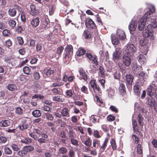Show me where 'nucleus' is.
<instances>
[{"label": "nucleus", "mask_w": 157, "mask_h": 157, "mask_svg": "<svg viewBox=\"0 0 157 157\" xmlns=\"http://www.w3.org/2000/svg\"><path fill=\"white\" fill-rule=\"evenodd\" d=\"M61 115L64 117H68L70 116L68 109L67 107L63 108L61 112Z\"/></svg>", "instance_id": "c85d7f7f"}, {"label": "nucleus", "mask_w": 157, "mask_h": 157, "mask_svg": "<svg viewBox=\"0 0 157 157\" xmlns=\"http://www.w3.org/2000/svg\"><path fill=\"white\" fill-rule=\"evenodd\" d=\"M4 153L7 155H10L12 154V150L8 147H5L4 149Z\"/></svg>", "instance_id": "a18cd8bd"}, {"label": "nucleus", "mask_w": 157, "mask_h": 157, "mask_svg": "<svg viewBox=\"0 0 157 157\" xmlns=\"http://www.w3.org/2000/svg\"><path fill=\"white\" fill-rule=\"evenodd\" d=\"M90 86L92 88L94 92L95 95H100L101 94V90L98 85L96 83V81L95 79H92L90 82Z\"/></svg>", "instance_id": "423d86ee"}, {"label": "nucleus", "mask_w": 157, "mask_h": 157, "mask_svg": "<svg viewBox=\"0 0 157 157\" xmlns=\"http://www.w3.org/2000/svg\"><path fill=\"white\" fill-rule=\"evenodd\" d=\"M31 10L30 11V14L33 16L37 15L39 13V11L36 9L35 5L32 4L30 6Z\"/></svg>", "instance_id": "dca6fc26"}, {"label": "nucleus", "mask_w": 157, "mask_h": 157, "mask_svg": "<svg viewBox=\"0 0 157 157\" xmlns=\"http://www.w3.org/2000/svg\"><path fill=\"white\" fill-rule=\"evenodd\" d=\"M78 72L80 75V79L83 80L85 82H87L89 76L83 68L82 67L80 68Z\"/></svg>", "instance_id": "ddd939ff"}, {"label": "nucleus", "mask_w": 157, "mask_h": 157, "mask_svg": "<svg viewBox=\"0 0 157 157\" xmlns=\"http://www.w3.org/2000/svg\"><path fill=\"white\" fill-rule=\"evenodd\" d=\"M4 135V133L0 132V144H5L7 140V138Z\"/></svg>", "instance_id": "473e14b6"}, {"label": "nucleus", "mask_w": 157, "mask_h": 157, "mask_svg": "<svg viewBox=\"0 0 157 157\" xmlns=\"http://www.w3.org/2000/svg\"><path fill=\"white\" fill-rule=\"evenodd\" d=\"M40 22V18L37 17L33 19L31 21L30 23L33 28H36L39 25Z\"/></svg>", "instance_id": "412c9836"}, {"label": "nucleus", "mask_w": 157, "mask_h": 157, "mask_svg": "<svg viewBox=\"0 0 157 157\" xmlns=\"http://www.w3.org/2000/svg\"><path fill=\"white\" fill-rule=\"evenodd\" d=\"M45 116L46 119L52 121L53 120L54 117L52 114L48 113H45Z\"/></svg>", "instance_id": "052dcab7"}, {"label": "nucleus", "mask_w": 157, "mask_h": 157, "mask_svg": "<svg viewBox=\"0 0 157 157\" xmlns=\"http://www.w3.org/2000/svg\"><path fill=\"white\" fill-rule=\"evenodd\" d=\"M109 139L108 137H106L105 139L103 144L101 146L100 140L97 139H94L93 141V147L94 148H98L99 147L100 149L102 150V151H104L107 145Z\"/></svg>", "instance_id": "f03ea898"}, {"label": "nucleus", "mask_w": 157, "mask_h": 157, "mask_svg": "<svg viewBox=\"0 0 157 157\" xmlns=\"http://www.w3.org/2000/svg\"><path fill=\"white\" fill-rule=\"evenodd\" d=\"M137 26V23L134 20L132 21L128 25V29L131 34H133V32L135 31Z\"/></svg>", "instance_id": "2eb2a0df"}, {"label": "nucleus", "mask_w": 157, "mask_h": 157, "mask_svg": "<svg viewBox=\"0 0 157 157\" xmlns=\"http://www.w3.org/2000/svg\"><path fill=\"white\" fill-rule=\"evenodd\" d=\"M134 77L133 75L131 74L127 75L126 76V80L128 85H131L133 82Z\"/></svg>", "instance_id": "cd10ccee"}, {"label": "nucleus", "mask_w": 157, "mask_h": 157, "mask_svg": "<svg viewBox=\"0 0 157 157\" xmlns=\"http://www.w3.org/2000/svg\"><path fill=\"white\" fill-rule=\"evenodd\" d=\"M81 91L83 93L87 94L89 93L88 88L85 86H83L81 89Z\"/></svg>", "instance_id": "bf43d9fd"}, {"label": "nucleus", "mask_w": 157, "mask_h": 157, "mask_svg": "<svg viewBox=\"0 0 157 157\" xmlns=\"http://www.w3.org/2000/svg\"><path fill=\"white\" fill-rule=\"evenodd\" d=\"M26 121L23 120L22 121V124L21 126L19 125L18 126V128L21 130H23L27 129L28 127V124L26 123Z\"/></svg>", "instance_id": "7c9ffc66"}, {"label": "nucleus", "mask_w": 157, "mask_h": 157, "mask_svg": "<svg viewBox=\"0 0 157 157\" xmlns=\"http://www.w3.org/2000/svg\"><path fill=\"white\" fill-rule=\"evenodd\" d=\"M137 120L139 123V124L141 127L143 126L144 124L143 123L144 118L141 114H139L137 115Z\"/></svg>", "instance_id": "f704fd0d"}, {"label": "nucleus", "mask_w": 157, "mask_h": 157, "mask_svg": "<svg viewBox=\"0 0 157 157\" xmlns=\"http://www.w3.org/2000/svg\"><path fill=\"white\" fill-rule=\"evenodd\" d=\"M143 36L146 38L147 37H149L150 36H152L153 35V32H151L150 31V32L147 30L145 29L143 33Z\"/></svg>", "instance_id": "e433bc0d"}, {"label": "nucleus", "mask_w": 157, "mask_h": 157, "mask_svg": "<svg viewBox=\"0 0 157 157\" xmlns=\"http://www.w3.org/2000/svg\"><path fill=\"white\" fill-rule=\"evenodd\" d=\"M2 33L4 36L6 37L9 36L11 34L10 30L7 29H4Z\"/></svg>", "instance_id": "8fccbe9b"}, {"label": "nucleus", "mask_w": 157, "mask_h": 157, "mask_svg": "<svg viewBox=\"0 0 157 157\" xmlns=\"http://www.w3.org/2000/svg\"><path fill=\"white\" fill-rule=\"evenodd\" d=\"M17 10L19 11H21L22 8L19 6L14 5L10 7L8 10V14L11 17H15L17 14Z\"/></svg>", "instance_id": "39448f33"}, {"label": "nucleus", "mask_w": 157, "mask_h": 157, "mask_svg": "<svg viewBox=\"0 0 157 157\" xmlns=\"http://www.w3.org/2000/svg\"><path fill=\"white\" fill-rule=\"evenodd\" d=\"M65 52H66L64 58V60L66 62L68 61L72 55L73 52V47L70 44L67 45L65 47Z\"/></svg>", "instance_id": "20e7f679"}, {"label": "nucleus", "mask_w": 157, "mask_h": 157, "mask_svg": "<svg viewBox=\"0 0 157 157\" xmlns=\"http://www.w3.org/2000/svg\"><path fill=\"white\" fill-rule=\"evenodd\" d=\"M136 50V48L133 44L128 43L126 46V52L125 54H128V55L132 56L135 52Z\"/></svg>", "instance_id": "9d476101"}, {"label": "nucleus", "mask_w": 157, "mask_h": 157, "mask_svg": "<svg viewBox=\"0 0 157 157\" xmlns=\"http://www.w3.org/2000/svg\"><path fill=\"white\" fill-rule=\"evenodd\" d=\"M132 125L134 132H138L139 131V127L138 126L137 122L135 120H132Z\"/></svg>", "instance_id": "72a5a7b5"}, {"label": "nucleus", "mask_w": 157, "mask_h": 157, "mask_svg": "<svg viewBox=\"0 0 157 157\" xmlns=\"http://www.w3.org/2000/svg\"><path fill=\"white\" fill-rule=\"evenodd\" d=\"M29 136L33 138L35 140L37 141L38 143L41 145L43 143H45L48 141V136L47 134H44L41 136V138H39V137L35 134L34 133L32 132L29 133Z\"/></svg>", "instance_id": "7ed1b4c3"}, {"label": "nucleus", "mask_w": 157, "mask_h": 157, "mask_svg": "<svg viewBox=\"0 0 157 157\" xmlns=\"http://www.w3.org/2000/svg\"><path fill=\"white\" fill-rule=\"evenodd\" d=\"M86 51L84 50L83 48H79L77 51L76 52V54L77 56L80 57L82 56L86 53Z\"/></svg>", "instance_id": "a878e982"}, {"label": "nucleus", "mask_w": 157, "mask_h": 157, "mask_svg": "<svg viewBox=\"0 0 157 157\" xmlns=\"http://www.w3.org/2000/svg\"><path fill=\"white\" fill-rule=\"evenodd\" d=\"M137 153L139 154H143L142 143L138 144L136 147Z\"/></svg>", "instance_id": "58836bf2"}, {"label": "nucleus", "mask_w": 157, "mask_h": 157, "mask_svg": "<svg viewBox=\"0 0 157 157\" xmlns=\"http://www.w3.org/2000/svg\"><path fill=\"white\" fill-rule=\"evenodd\" d=\"M93 136L95 138H99L101 137L98 131L97 130L94 131Z\"/></svg>", "instance_id": "0e129e2a"}, {"label": "nucleus", "mask_w": 157, "mask_h": 157, "mask_svg": "<svg viewBox=\"0 0 157 157\" xmlns=\"http://www.w3.org/2000/svg\"><path fill=\"white\" fill-rule=\"evenodd\" d=\"M10 122L8 120H4L0 121V127H7L10 125Z\"/></svg>", "instance_id": "b1692460"}, {"label": "nucleus", "mask_w": 157, "mask_h": 157, "mask_svg": "<svg viewBox=\"0 0 157 157\" xmlns=\"http://www.w3.org/2000/svg\"><path fill=\"white\" fill-rule=\"evenodd\" d=\"M32 114L34 117H39L41 115L40 111L38 109L33 110L32 112Z\"/></svg>", "instance_id": "37998d69"}, {"label": "nucleus", "mask_w": 157, "mask_h": 157, "mask_svg": "<svg viewBox=\"0 0 157 157\" xmlns=\"http://www.w3.org/2000/svg\"><path fill=\"white\" fill-rule=\"evenodd\" d=\"M131 56L128 54H125L123 57V61L124 64L126 67L130 66L131 63Z\"/></svg>", "instance_id": "4468645a"}, {"label": "nucleus", "mask_w": 157, "mask_h": 157, "mask_svg": "<svg viewBox=\"0 0 157 157\" xmlns=\"http://www.w3.org/2000/svg\"><path fill=\"white\" fill-rule=\"evenodd\" d=\"M28 15L27 13L25 11H22L21 13V18L22 21L25 22L26 21Z\"/></svg>", "instance_id": "4c0bfd02"}, {"label": "nucleus", "mask_w": 157, "mask_h": 157, "mask_svg": "<svg viewBox=\"0 0 157 157\" xmlns=\"http://www.w3.org/2000/svg\"><path fill=\"white\" fill-rule=\"evenodd\" d=\"M85 24L86 27L90 29H95L97 26L94 22L89 17H86Z\"/></svg>", "instance_id": "6e6552de"}, {"label": "nucleus", "mask_w": 157, "mask_h": 157, "mask_svg": "<svg viewBox=\"0 0 157 157\" xmlns=\"http://www.w3.org/2000/svg\"><path fill=\"white\" fill-rule=\"evenodd\" d=\"M15 113L17 115H21L23 113V109L20 107H17L15 108Z\"/></svg>", "instance_id": "c03bdc74"}, {"label": "nucleus", "mask_w": 157, "mask_h": 157, "mask_svg": "<svg viewBox=\"0 0 157 157\" xmlns=\"http://www.w3.org/2000/svg\"><path fill=\"white\" fill-rule=\"evenodd\" d=\"M10 146L14 151L17 152L20 150L21 148L19 146L15 144L12 143L11 144H10Z\"/></svg>", "instance_id": "c9c22d12"}, {"label": "nucleus", "mask_w": 157, "mask_h": 157, "mask_svg": "<svg viewBox=\"0 0 157 157\" xmlns=\"http://www.w3.org/2000/svg\"><path fill=\"white\" fill-rule=\"evenodd\" d=\"M34 130L35 132L38 135H39V136H41L43 135L44 134H46L40 128H38L37 129H34Z\"/></svg>", "instance_id": "09e8293b"}, {"label": "nucleus", "mask_w": 157, "mask_h": 157, "mask_svg": "<svg viewBox=\"0 0 157 157\" xmlns=\"http://www.w3.org/2000/svg\"><path fill=\"white\" fill-rule=\"evenodd\" d=\"M119 90L120 93L122 96H124L126 94L125 87L124 84L121 83L120 84Z\"/></svg>", "instance_id": "5701e85b"}, {"label": "nucleus", "mask_w": 157, "mask_h": 157, "mask_svg": "<svg viewBox=\"0 0 157 157\" xmlns=\"http://www.w3.org/2000/svg\"><path fill=\"white\" fill-rule=\"evenodd\" d=\"M68 155L69 157H75V152L73 149H71L69 151Z\"/></svg>", "instance_id": "774afa93"}, {"label": "nucleus", "mask_w": 157, "mask_h": 157, "mask_svg": "<svg viewBox=\"0 0 157 157\" xmlns=\"http://www.w3.org/2000/svg\"><path fill=\"white\" fill-rule=\"evenodd\" d=\"M133 90L136 95H139L142 90L141 86L138 83H137L134 86Z\"/></svg>", "instance_id": "a211bd4d"}, {"label": "nucleus", "mask_w": 157, "mask_h": 157, "mask_svg": "<svg viewBox=\"0 0 157 157\" xmlns=\"http://www.w3.org/2000/svg\"><path fill=\"white\" fill-rule=\"evenodd\" d=\"M149 40L147 38L142 39L140 41V44L141 46H146L148 43Z\"/></svg>", "instance_id": "79ce46f5"}, {"label": "nucleus", "mask_w": 157, "mask_h": 157, "mask_svg": "<svg viewBox=\"0 0 157 157\" xmlns=\"http://www.w3.org/2000/svg\"><path fill=\"white\" fill-rule=\"evenodd\" d=\"M82 36L85 39H90L92 37L91 32L88 29H86L84 31Z\"/></svg>", "instance_id": "6ab92c4d"}, {"label": "nucleus", "mask_w": 157, "mask_h": 157, "mask_svg": "<svg viewBox=\"0 0 157 157\" xmlns=\"http://www.w3.org/2000/svg\"><path fill=\"white\" fill-rule=\"evenodd\" d=\"M116 36L121 40H124L126 36L124 32L122 30H118Z\"/></svg>", "instance_id": "aec40b11"}, {"label": "nucleus", "mask_w": 157, "mask_h": 157, "mask_svg": "<svg viewBox=\"0 0 157 157\" xmlns=\"http://www.w3.org/2000/svg\"><path fill=\"white\" fill-rule=\"evenodd\" d=\"M59 153L60 154H64L66 153L67 150L65 147H62L59 149Z\"/></svg>", "instance_id": "6e6d98bb"}, {"label": "nucleus", "mask_w": 157, "mask_h": 157, "mask_svg": "<svg viewBox=\"0 0 157 157\" xmlns=\"http://www.w3.org/2000/svg\"><path fill=\"white\" fill-rule=\"evenodd\" d=\"M151 24H149L147 26L145 30H147L150 32V31L151 32H153L152 29V27L155 28L157 27V24L156 21V19L155 18L154 19V17H151V18H150Z\"/></svg>", "instance_id": "9b49d317"}, {"label": "nucleus", "mask_w": 157, "mask_h": 157, "mask_svg": "<svg viewBox=\"0 0 157 157\" xmlns=\"http://www.w3.org/2000/svg\"><path fill=\"white\" fill-rule=\"evenodd\" d=\"M34 79L36 80H38L40 78V75L39 72H35L33 75Z\"/></svg>", "instance_id": "4d7b16f0"}, {"label": "nucleus", "mask_w": 157, "mask_h": 157, "mask_svg": "<svg viewBox=\"0 0 157 157\" xmlns=\"http://www.w3.org/2000/svg\"><path fill=\"white\" fill-rule=\"evenodd\" d=\"M65 94L67 97L70 98H72L73 95L72 91L71 89L66 90L65 92Z\"/></svg>", "instance_id": "3c124183"}, {"label": "nucleus", "mask_w": 157, "mask_h": 157, "mask_svg": "<svg viewBox=\"0 0 157 157\" xmlns=\"http://www.w3.org/2000/svg\"><path fill=\"white\" fill-rule=\"evenodd\" d=\"M23 71L24 73L28 75H31L30 73L31 71V69L28 66H25L23 68Z\"/></svg>", "instance_id": "de8ad7c7"}, {"label": "nucleus", "mask_w": 157, "mask_h": 157, "mask_svg": "<svg viewBox=\"0 0 157 157\" xmlns=\"http://www.w3.org/2000/svg\"><path fill=\"white\" fill-rule=\"evenodd\" d=\"M115 94V91L114 90L110 89L108 90V95L109 97L111 98L112 96H113Z\"/></svg>", "instance_id": "e2e57ef3"}, {"label": "nucleus", "mask_w": 157, "mask_h": 157, "mask_svg": "<svg viewBox=\"0 0 157 157\" xmlns=\"http://www.w3.org/2000/svg\"><path fill=\"white\" fill-rule=\"evenodd\" d=\"M43 26L45 28H48L50 27V21L48 17L45 16L41 22Z\"/></svg>", "instance_id": "f3484780"}, {"label": "nucleus", "mask_w": 157, "mask_h": 157, "mask_svg": "<svg viewBox=\"0 0 157 157\" xmlns=\"http://www.w3.org/2000/svg\"><path fill=\"white\" fill-rule=\"evenodd\" d=\"M145 10L146 11V12L144 13V18L141 19L138 23V28L140 31L144 30L146 21H150V17H151V15L155 12V8L154 6H151L149 8L146 9Z\"/></svg>", "instance_id": "f257e3e1"}, {"label": "nucleus", "mask_w": 157, "mask_h": 157, "mask_svg": "<svg viewBox=\"0 0 157 157\" xmlns=\"http://www.w3.org/2000/svg\"><path fill=\"white\" fill-rule=\"evenodd\" d=\"M142 67L136 64H135L133 65L132 67L133 70H134L135 72H138L139 70H140Z\"/></svg>", "instance_id": "680f3d73"}, {"label": "nucleus", "mask_w": 157, "mask_h": 157, "mask_svg": "<svg viewBox=\"0 0 157 157\" xmlns=\"http://www.w3.org/2000/svg\"><path fill=\"white\" fill-rule=\"evenodd\" d=\"M53 100L54 101L59 102H63L64 101V99L62 96H57L54 97Z\"/></svg>", "instance_id": "a19ab883"}, {"label": "nucleus", "mask_w": 157, "mask_h": 157, "mask_svg": "<svg viewBox=\"0 0 157 157\" xmlns=\"http://www.w3.org/2000/svg\"><path fill=\"white\" fill-rule=\"evenodd\" d=\"M18 44L20 45H22L24 44V41L23 38L21 36H18L17 37Z\"/></svg>", "instance_id": "13d9d810"}, {"label": "nucleus", "mask_w": 157, "mask_h": 157, "mask_svg": "<svg viewBox=\"0 0 157 157\" xmlns=\"http://www.w3.org/2000/svg\"><path fill=\"white\" fill-rule=\"evenodd\" d=\"M110 143L112 149L113 150H117V146L115 140L113 138L111 139L110 141Z\"/></svg>", "instance_id": "ea45409f"}, {"label": "nucleus", "mask_w": 157, "mask_h": 157, "mask_svg": "<svg viewBox=\"0 0 157 157\" xmlns=\"http://www.w3.org/2000/svg\"><path fill=\"white\" fill-rule=\"evenodd\" d=\"M54 72V69L51 68H45L44 70V73L45 75L48 77L52 74Z\"/></svg>", "instance_id": "4be33fe9"}, {"label": "nucleus", "mask_w": 157, "mask_h": 157, "mask_svg": "<svg viewBox=\"0 0 157 157\" xmlns=\"http://www.w3.org/2000/svg\"><path fill=\"white\" fill-rule=\"evenodd\" d=\"M7 23L10 28L12 29L13 28L16 24V21L13 19L10 18L8 19Z\"/></svg>", "instance_id": "393cba45"}, {"label": "nucleus", "mask_w": 157, "mask_h": 157, "mask_svg": "<svg viewBox=\"0 0 157 157\" xmlns=\"http://www.w3.org/2000/svg\"><path fill=\"white\" fill-rule=\"evenodd\" d=\"M99 120L100 117L97 116H94L90 119V121L94 123L98 122Z\"/></svg>", "instance_id": "49530a36"}, {"label": "nucleus", "mask_w": 157, "mask_h": 157, "mask_svg": "<svg viewBox=\"0 0 157 157\" xmlns=\"http://www.w3.org/2000/svg\"><path fill=\"white\" fill-rule=\"evenodd\" d=\"M13 98V94L10 92H6L5 97L6 100H9Z\"/></svg>", "instance_id": "69168bd1"}, {"label": "nucleus", "mask_w": 157, "mask_h": 157, "mask_svg": "<svg viewBox=\"0 0 157 157\" xmlns=\"http://www.w3.org/2000/svg\"><path fill=\"white\" fill-rule=\"evenodd\" d=\"M107 120L109 121H114L115 119L114 116L112 115H109L107 116Z\"/></svg>", "instance_id": "338daca9"}, {"label": "nucleus", "mask_w": 157, "mask_h": 157, "mask_svg": "<svg viewBox=\"0 0 157 157\" xmlns=\"http://www.w3.org/2000/svg\"><path fill=\"white\" fill-rule=\"evenodd\" d=\"M121 50L120 48H116L115 51L113 54V59L115 62H117L118 60L121 59Z\"/></svg>", "instance_id": "f8f14e48"}, {"label": "nucleus", "mask_w": 157, "mask_h": 157, "mask_svg": "<svg viewBox=\"0 0 157 157\" xmlns=\"http://www.w3.org/2000/svg\"><path fill=\"white\" fill-rule=\"evenodd\" d=\"M98 71V76L104 78L105 77V72L104 68L100 66H99Z\"/></svg>", "instance_id": "2f4dec72"}, {"label": "nucleus", "mask_w": 157, "mask_h": 157, "mask_svg": "<svg viewBox=\"0 0 157 157\" xmlns=\"http://www.w3.org/2000/svg\"><path fill=\"white\" fill-rule=\"evenodd\" d=\"M112 43L113 45H117L119 43V40L118 37H117L116 35L112 34L111 36Z\"/></svg>", "instance_id": "bb28decb"}, {"label": "nucleus", "mask_w": 157, "mask_h": 157, "mask_svg": "<svg viewBox=\"0 0 157 157\" xmlns=\"http://www.w3.org/2000/svg\"><path fill=\"white\" fill-rule=\"evenodd\" d=\"M70 141L71 144L76 147H77L78 144V141L75 139H74V138H71L70 139Z\"/></svg>", "instance_id": "5fc2aeb1"}, {"label": "nucleus", "mask_w": 157, "mask_h": 157, "mask_svg": "<svg viewBox=\"0 0 157 157\" xmlns=\"http://www.w3.org/2000/svg\"><path fill=\"white\" fill-rule=\"evenodd\" d=\"M86 56L89 60L91 62V63L96 66L98 65V58L96 55L93 56L90 53L87 52L86 53Z\"/></svg>", "instance_id": "1a4fd4ad"}, {"label": "nucleus", "mask_w": 157, "mask_h": 157, "mask_svg": "<svg viewBox=\"0 0 157 157\" xmlns=\"http://www.w3.org/2000/svg\"><path fill=\"white\" fill-rule=\"evenodd\" d=\"M84 144L87 146H90L92 144L90 138L89 137L86 138Z\"/></svg>", "instance_id": "603ef678"}, {"label": "nucleus", "mask_w": 157, "mask_h": 157, "mask_svg": "<svg viewBox=\"0 0 157 157\" xmlns=\"http://www.w3.org/2000/svg\"><path fill=\"white\" fill-rule=\"evenodd\" d=\"M6 88L11 91H14L17 90L16 85L14 84H8L6 87Z\"/></svg>", "instance_id": "c756f323"}, {"label": "nucleus", "mask_w": 157, "mask_h": 157, "mask_svg": "<svg viewBox=\"0 0 157 157\" xmlns=\"http://www.w3.org/2000/svg\"><path fill=\"white\" fill-rule=\"evenodd\" d=\"M137 59L139 62H144L145 61L146 58L143 55L140 54L139 56L137 57Z\"/></svg>", "instance_id": "864d4df0"}, {"label": "nucleus", "mask_w": 157, "mask_h": 157, "mask_svg": "<svg viewBox=\"0 0 157 157\" xmlns=\"http://www.w3.org/2000/svg\"><path fill=\"white\" fill-rule=\"evenodd\" d=\"M152 82V84L149 86L147 89V94L148 95L152 97L154 96L156 97L157 95V93L156 92V90L157 89L156 85L155 84Z\"/></svg>", "instance_id": "0eeeda50"}]
</instances>
